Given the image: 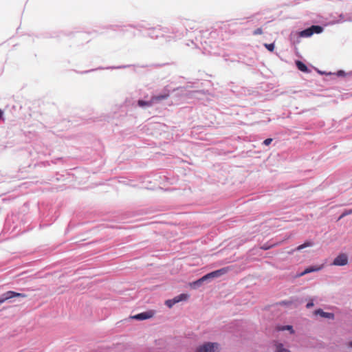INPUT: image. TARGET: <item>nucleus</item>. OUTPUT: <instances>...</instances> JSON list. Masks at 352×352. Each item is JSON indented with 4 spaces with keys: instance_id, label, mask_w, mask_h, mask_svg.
Wrapping results in <instances>:
<instances>
[{
    "instance_id": "obj_1",
    "label": "nucleus",
    "mask_w": 352,
    "mask_h": 352,
    "mask_svg": "<svg viewBox=\"0 0 352 352\" xmlns=\"http://www.w3.org/2000/svg\"><path fill=\"white\" fill-rule=\"evenodd\" d=\"M219 344L215 342H206L199 346L196 352H215L218 350Z\"/></svg>"
},
{
    "instance_id": "obj_2",
    "label": "nucleus",
    "mask_w": 352,
    "mask_h": 352,
    "mask_svg": "<svg viewBox=\"0 0 352 352\" xmlns=\"http://www.w3.org/2000/svg\"><path fill=\"white\" fill-rule=\"evenodd\" d=\"M27 296L25 294L18 293L14 291H8L1 295L0 297V305L6 302V300L11 299L14 297H21L25 298Z\"/></svg>"
},
{
    "instance_id": "obj_3",
    "label": "nucleus",
    "mask_w": 352,
    "mask_h": 352,
    "mask_svg": "<svg viewBox=\"0 0 352 352\" xmlns=\"http://www.w3.org/2000/svg\"><path fill=\"white\" fill-rule=\"evenodd\" d=\"M229 271V267H223L220 270L212 272L210 273L207 274L206 275L201 277V280H206L209 278H213L216 277L221 276L225 274H226Z\"/></svg>"
},
{
    "instance_id": "obj_4",
    "label": "nucleus",
    "mask_w": 352,
    "mask_h": 352,
    "mask_svg": "<svg viewBox=\"0 0 352 352\" xmlns=\"http://www.w3.org/2000/svg\"><path fill=\"white\" fill-rule=\"evenodd\" d=\"M189 296L188 294H179L177 296H175V298H173V299H170V300H168L166 301L165 304L168 307H172L175 304L177 303V302H179L181 301H184V300H187Z\"/></svg>"
},
{
    "instance_id": "obj_5",
    "label": "nucleus",
    "mask_w": 352,
    "mask_h": 352,
    "mask_svg": "<svg viewBox=\"0 0 352 352\" xmlns=\"http://www.w3.org/2000/svg\"><path fill=\"white\" fill-rule=\"evenodd\" d=\"M348 263V258L346 254H339L333 262V265L337 266H343L346 265Z\"/></svg>"
},
{
    "instance_id": "obj_6",
    "label": "nucleus",
    "mask_w": 352,
    "mask_h": 352,
    "mask_svg": "<svg viewBox=\"0 0 352 352\" xmlns=\"http://www.w3.org/2000/svg\"><path fill=\"white\" fill-rule=\"evenodd\" d=\"M153 316V311L150 310L148 311L142 312L131 316L132 319L144 320L152 318Z\"/></svg>"
},
{
    "instance_id": "obj_7",
    "label": "nucleus",
    "mask_w": 352,
    "mask_h": 352,
    "mask_svg": "<svg viewBox=\"0 0 352 352\" xmlns=\"http://www.w3.org/2000/svg\"><path fill=\"white\" fill-rule=\"evenodd\" d=\"M315 314H317V315L318 314V315L321 316L323 318H329V319H333L334 318V314H333L324 312V311H323L320 309H317L315 311Z\"/></svg>"
},
{
    "instance_id": "obj_8",
    "label": "nucleus",
    "mask_w": 352,
    "mask_h": 352,
    "mask_svg": "<svg viewBox=\"0 0 352 352\" xmlns=\"http://www.w3.org/2000/svg\"><path fill=\"white\" fill-rule=\"evenodd\" d=\"M296 65L297 68L301 72H307L309 71L307 67L302 62H301L300 60H297L296 62Z\"/></svg>"
},
{
    "instance_id": "obj_9",
    "label": "nucleus",
    "mask_w": 352,
    "mask_h": 352,
    "mask_svg": "<svg viewBox=\"0 0 352 352\" xmlns=\"http://www.w3.org/2000/svg\"><path fill=\"white\" fill-rule=\"evenodd\" d=\"M299 35L302 37H309L311 35H313V32L311 31V28H309L307 29H305V30L301 31L299 33Z\"/></svg>"
},
{
    "instance_id": "obj_10",
    "label": "nucleus",
    "mask_w": 352,
    "mask_h": 352,
    "mask_svg": "<svg viewBox=\"0 0 352 352\" xmlns=\"http://www.w3.org/2000/svg\"><path fill=\"white\" fill-rule=\"evenodd\" d=\"M276 352H291L289 350L283 347V344L276 343Z\"/></svg>"
},
{
    "instance_id": "obj_11",
    "label": "nucleus",
    "mask_w": 352,
    "mask_h": 352,
    "mask_svg": "<svg viewBox=\"0 0 352 352\" xmlns=\"http://www.w3.org/2000/svg\"><path fill=\"white\" fill-rule=\"evenodd\" d=\"M311 31L313 32V34L314 33H316V34H320L321 32H322L323 31V28L322 27L320 26V25H312L310 27Z\"/></svg>"
},
{
    "instance_id": "obj_12",
    "label": "nucleus",
    "mask_w": 352,
    "mask_h": 352,
    "mask_svg": "<svg viewBox=\"0 0 352 352\" xmlns=\"http://www.w3.org/2000/svg\"><path fill=\"white\" fill-rule=\"evenodd\" d=\"M313 245V243L311 241H306L303 244L298 246L296 249V250H301L305 248L311 247Z\"/></svg>"
},
{
    "instance_id": "obj_13",
    "label": "nucleus",
    "mask_w": 352,
    "mask_h": 352,
    "mask_svg": "<svg viewBox=\"0 0 352 352\" xmlns=\"http://www.w3.org/2000/svg\"><path fill=\"white\" fill-rule=\"evenodd\" d=\"M138 105L142 107H150L152 105L151 101H144L142 100H138Z\"/></svg>"
},
{
    "instance_id": "obj_14",
    "label": "nucleus",
    "mask_w": 352,
    "mask_h": 352,
    "mask_svg": "<svg viewBox=\"0 0 352 352\" xmlns=\"http://www.w3.org/2000/svg\"><path fill=\"white\" fill-rule=\"evenodd\" d=\"M319 270H320V267H318V268L308 267V268L305 269V271L303 272H302L300 275L302 276V275H305L306 274H308V273H310L312 272L318 271Z\"/></svg>"
},
{
    "instance_id": "obj_15",
    "label": "nucleus",
    "mask_w": 352,
    "mask_h": 352,
    "mask_svg": "<svg viewBox=\"0 0 352 352\" xmlns=\"http://www.w3.org/2000/svg\"><path fill=\"white\" fill-rule=\"evenodd\" d=\"M278 331L289 330V331H290V332L292 333H294V330H293L292 326H291V325H286V326H283V327H278Z\"/></svg>"
},
{
    "instance_id": "obj_16",
    "label": "nucleus",
    "mask_w": 352,
    "mask_h": 352,
    "mask_svg": "<svg viewBox=\"0 0 352 352\" xmlns=\"http://www.w3.org/2000/svg\"><path fill=\"white\" fill-rule=\"evenodd\" d=\"M264 45L270 52H273L274 50V43H270V44L265 43Z\"/></svg>"
},
{
    "instance_id": "obj_17",
    "label": "nucleus",
    "mask_w": 352,
    "mask_h": 352,
    "mask_svg": "<svg viewBox=\"0 0 352 352\" xmlns=\"http://www.w3.org/2000/svg\"><path fill=\"white\" fill-rule=\"evenodd\" d=\"M254 35H259V34H263V30L262 28H257L256 29L254 32H253Z\"/></svg>"
},
{
    "instance_id": "obj_18",
    "label": "nucleus",
    "mask_w": 352,
    "mask_h": 352,
    "mask_svg": "<svg viewBox=\"0 0 352 352\" xmlns=\"http://www.w3.org/2000/svg\"><path fill=\"white\" fill-rule=\"evenodd\" d=\"M352 214V210H351H351H346V211H344V212L342 214V215L340 217V218H339V219H342V217H344V216L348 215V214Z\"/></svg>"
},
{
    "instance_id": "obj_19",
    "label": "nucleus",
    "mask_w": 352,
    "mask_h": 352,
    "mask_svg": "<svg viewBox=\"0 0 352 352\" xmlns=\"http://www.w3.org/2000/svg\"><path fill=\"white\" fill-rule=\"evenodd\" d=\"M201 278L195 282L192 283V285L194 286H199L204 280H201Z\"/></svg>"
},
{
    "instance_id": "obj_20",
    "label": "nucleus",
    "mask_w": 352,
    "mask_h": 352,
    "mask_svg": "<svg viewBox=\"0 0 352 352\" xmlns=\"http://www.w3.org/2000/svg\"><path fill=\"white\" fill-rule=\"evenodd\" d=\"M272 142V138H267L266 140H264L263 142V144L266 146H268L271 144V142Z\"/></svg>"
},
{
    "instance_id": "obj_21",
    "label": "nucleus",
    "mask_w": 352,
    "mask_h": 352,
    "mask_svg": "<svg viewBox=\"0 0 352 352\" xmlns=\"http://www.w3.org/2000/svg\"><path fill=\"white\" fill-rule=\"evenodd\" d=\"M168 96V95H165V96H155V100H162L165 98H166Z\"/></svg>"
},
{
    "instance_id": "obj_22",
    "label": "nucleus",
    "mask_w": 352,
    "mask_h": 352,
    "mask_svg": "<svg viewBox=\"0 0 352 352\" xmlns=\"http://www.w3.org/2000/svg\"><path fill=\"white\" fill-rule=\"evenodd\" d=\"M314 306V302H308L306 305L307 308H311Z\"/></svg>"
},
{
    "instance_id": "obj_23",
    "label": "nucleus",
    "mask_w": 352,
    "mask_h": 352,
    "mask_svg": "<svg viewBox=\"0 0 352 352\" xmlns=\"http://www.w3.org/2000/svg\"><path fill=\"white\" fill-rule=\"evenodd\" d=\"M271 247H272V246H263L261 248H262L263 250H266L270 249Z\"/></svg>"
},
{
    "instance_id": "obj_24",
    "label": "nucleus",
    "mask_w": 352,
    "mask_h": 352,
    "mask_svg": "<svg viewBox=\"0 0 352 352\" xmlns=\"http://www.w3.org/2000/svg\"><path fill=\"white\" fill-rule=\"evenodd\" d=\"M348 346L352 348V342L348 343Z\"/></svg>"
},
{
    "instance_id": "obj_25",
    "label": "nucleus",
    "mask_w": 352,
    "mask_h": 352,
    "mask_svg": "<svg viewBox=\"0 0 352 352\" xmlns=\"http://www.w3.org/2000/svg\"><path fill=\"white\" fill-rule=\"evenodd\" d=\"M3 116V111L0 109V118Z\"/></svg>"
},
{
    "instance_id": "obj_26",
    "label": "nucleus",
    "mask_w": 352,
    "mask_h": 352,
    "mask_svg": "<svg viewBox=\"0 0 352 352\" xmlns=\"http://www.w3.org/2000/svg\"><path fill=\"white\" fill-rule=\"evenodd\" d=\"M282 303L285 304V305H289V304H290V302H283Z\"/></svg>"
}]
</instances>
